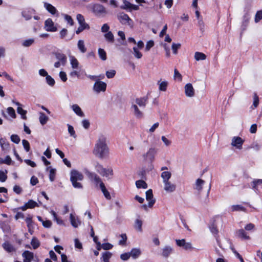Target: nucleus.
Here are the masks:
<instances>
[{
	"label": "nucleus",
	"instance_id": "1",
	"mask_svg": "<svg viewBox=\"0 0 262 262\" xmlns=\"http://www.w3.org/2000/svg\"><path fill=\"white\" fill-rule=\"evenodd\" d=\"M94 154L98 157L103 159L108 156L109 154L108 148L106 144V138L103 136H101L96 144L93 150Z\"/></svg>",
	"mask_w": 262,
	"mask_h": 262
},
{
	"label": "nucleus",
	"instance_id": "2",
	"mask_svg": "<svg viewBox=\"0 0 262 262\" xmlns=\"http://www.w3.org/2000/svg\"><path fill=\"white\" fill-rule=\"evenodd\" d=\"M83 179V175L77 170H73L71 172L70 180L74 188H82V185L80 183L77 182V181H81Z\"/></svg>",
	"mask_w": 262,
	"mask_h": 262
},
{
	"label": "nucleus",
	"instance_id": "3",
	"mask_svg": "<svg viewBox=\"0 0 262 262\" xmlns=\"http://www.w3.org/2000/svg\"><path fill=\"white\" fill-rule=\"evenodd\" d=\"M117 18L119 21L123 25L127 24L128 26L132 27L133 21L128 16V15L123 12L119 13Z\"/></svg>",
	"mask_w": 262,
	"mask_h": 262
},
{
	"label": "nucleus",
	"instance_id": "4",
	"mask_svg": "<svg viewBox=\"0 0 262 262\" xmlns=\"http://www.w3.org/2000/svg\"><path fill=\"white\" fill-rule=\"evenodd\" d=\"M156 153L157 150L155 148H150L147 152L143 155V157L144 160L152 162L155 159Z\"/></svg>",
	"mask_w": 262,
	"mask_h": 262
},
{
	"label": "nucleus",
	"instance_id": "5",
	"mask_svg": "<svg viewBox=\"0 0 262 262\" xmlns=\"http://www.w3.org/2000/svg\"><path fill=\"white\" fill-rule=\"evenodd\" d=\"M106 84L103 81L97 80L94 84L93 90L96 93H99L100 92H104L106 90Z\"/></svg>",
	"mask_w": 262,
	"mask_h": 262
},
{
	"label": "nucleus",
	"instance_id": "6",
	"mask_svg": "<svg viewBox=\"0 0 262 262\" xmlns=\"http://www.w3.org/2000/svg\"><path fill=\"white\" fill-rule=\"evenodd\" d=\"M93 12L96 15L100 16L102 14H106L105 8L101 5L96 4L93 6Z\"/></svg>",
	"mask_w": 262,
	"mask_h": 262
},
{
	"label": "nucleus",
	"instance_id": "7",
	"mask_svg": "<svg viewBox=\"0 0 262 262\" xmlns=\"http://www.w3.org/2000/svg\"><path fill=\"white\" fill-rule=\"evenodd\" d=\"M244 142V140L241 137H234L232 139L231 145L235 147L237 149H241Z\"/></svg>",
	"mask_w": 262,
	"mask_h": 262
},
{
	"label": "nucleus",
	"instance_id": "8",
	"mask_svg": "<svg viewBox=\"0 0 262 262\" xmlns=\"http://www.w3.org/2000/svg\"><path fill=\"white\" fill-rule=\"evenodd\" d=\"M86 173L91 181L94 183L96 185H98V184L100 185L101 182H102L100 178L95 173L88 171Z\"/></svg>",
	"mask_w": 262,
	"mask_h": 262
},
{
	"label": "nucleus",
	"instance_id": "9",
	"mask_svg": "<svg viewBox=\"0 0 262 262\" xmlns=\"http://www.w3.org/2000/svg\"><path fill=\"white\" fill-rule=\"evenodd\" d=\"M130 110L136 117L138 118H142L143 117L144 115L143 112L139 110L136 104H134V102L132 103Z\"/></svg>",
	"mask_w": 262,
	"mask_h": 262
},
{
	"label": "nucleus",
	"instance_id": "10",
	"mask_svg": "<svg viewBox=\"0 0 262 262\" xmlns=\"http://www.w3.org/2000/svg\"><path fill=\"white\" fill-rule=\"evenodd\" d=\"M22 256L24 257L23 262H31L33 259L34 254L32 252L26 250L23 253ZM15 262L20 261L16 260Z\"/></svg>",
	"mask_w": 262,
	"mask_h": 262
},
{
	"label": "nucleus",
	"instance_id": "11",
	"mask_svg": "<svg viewBox=\"0 0 262 262\" xmlns=\"http://www.w3.org/2000/svg\"><path fill=\"white\" fill-rule=\"evenodd\" d=\"M148 100L147 97H143L136 98L134 101V104L139 105L141 108H144L147 104Z\"/></svg>",
	"mask_w": 262,
	"mask_h": 262
},
{
	"label": "nucleus",
	"instance_id": "12",
	"mask_svg": "<svg viewBox=\"0 0 262 262\" xmlns=\"http://www.w3.org/2000/svg\"><path fill=\"white\" fill-rule=\"evenodd\" d=\"M43 6L52 15H56L57 16L58 15V11L56 8L51 4L47 2H44Z\"/></svg>",
	"mask_w": 262,
	"mask_h": 262
},
{
	"label": "nucleus",
	"instance_id": "13",
	"mask_svg": "<svg viewBox=\"0 0 262 262\" xmlns=\"http://www.w3.org/2000/svg\"><path fill=\"white\" fill-rule=\"evenodd\" d=\"M146 199L148 201V207H152L155 203V200L153 199L152 191L149 189L146 192Z\"/></svg>",
	"mask_w": 262,
	"mask_h": 262
},
{
	"label": "nucleus",
	"instance_id": "14",
	"mask_svg": "<svg viewBox=\"0 0 262 262\" xmlns=\"http://www.w3.org/2000/svg\"><path fill=\"white\" fill-rule=\"evenodd\" d=\"M45 25L48 31L55 32L57 30V28L54 26V23L51 18H48L45 21Z\"/></svg>",
	"mask_w": 262,
	"mask_h": 262
},
{
	"label": "nucleus",
	"instance_id": "15",
	"mask_svg": "<svg viewBox=\"0 0 262 262\" xmlns=\"http://www.w3.org/2000/svg\"><path fill=\"white\" fill-rule=\"evenodd\" d=\"M12 102L18 106L17 112L18 114L21 115V118L24 120H26L27 118L26 116L27 111L23 109L21 107V104L19 102L15 101L14 100H13Z\"/></svg>",
	"mask_w": 262,
	"mask_h": 262
},
{
	"label": "nucleus",
	"instance_id": "16",
	"mask_svg": "<svg viewBox=\"0 0 262 262\" xmlns=\"http://www.w3.org/2000/svg\"><path fill=\"white\" fill-rule=\"evenodd\" d=\"M185 93L187 97H191L194 95V90L192 84L187 83L185 85Z\"/></svg>",
	"mask_w": 262,
	"mask_h": 262
},
{
	"label": "nucleus",
	"instance_id": "17",
	"mask_svg": "<svg viewBox=\"0 0 262 262\" xmlns=\"http://www.w3.org/2000/svg\"><path fill=\"white\" fill-rule=\"evenodd\" d=\"M35 13V10L34 9H28L24 10L22 12V16L28 20L32 18V14Z\"/></svg>",
	"mask_w": 262,
	"mask_h": 262
},
{
	"label": "nucleus",
	"instance_id": "18",
	"mask_svg": "<svg viewBox=\"0 0 262 262\" xmlns=\"http://www.w3.org/2000/svg\"><path fill=\"white\" fill-rule=\"evenodd\" d=\"M56 58L59 60L62 66H64L67 62V56L66 55L60 53H55Z\"/></svg>",
	"mask_w": 262,
	"mask_h": 262
},
{
	"label": "nucleus",
	"instance_id": "19",
	"mask_svg": "<svg viewBox=\"0 0 262 262\" xmlns=\"http://www.w3.org/2000/svg\"><path fill=\"white\" fill-rule=\"evenodd\" d=\"M3 248L8 252L10 253L15 251L16 249L14 246L9 242H5L2 245Z\"/></svg>",
	"mask_w": 262,
	"mask_h": 262
},
{
	"label": "nucleus",
	"instance_id": "20",
	"mask_svg": "<svg viewBox=\"0 0 262 262\" xmlns=\"http://www.w3.org/2000/svg\"><path fill=\"white\" fill-rule=\"evenodd\" d=\"M236 233L238 237L243 239L248 240L250 238V236L247 235V233L243 229L237 230Z\"/></svg>",
	"mask_w": 262,
	"mask_h": 262
},
{
	"label": "nucleus",
	"instance_id": "21",
	"mask_svg": "<svg viewBox=\"0 0 262 262\" xmlns=\"http://www.w3.org/2000/svg\"><path fill=\"white\" fill-rule=\"evenodd\" d=\"M164 183V190L167 192H173L176 189V186L171 184L170 182L167 181L163 182Z\"/></svg>",
	"mask_w": 262,
	"mask_h": 262
},
{
	"label": "nucleus",
	"instance_id": "22",
	"mask_svg": "<svg viewBox=\"0 0 262 262\" xmlns=\"http://www.w3.org/2000/svg\"><path fill=\"white\" fill-rule=\"evenodd\" d=\"M173 249L169 246H166L162 249V255L164 257H168L172 252Z\"/></svg>",
	"mask_w": 262,
	"mask_h": 262
},
{
	"label": "nucleus",
	"instance_id": "23",
	"mask_svg": "<svg viewBox=\"0 0 262 262\" xmlns=\"http://www.w3.org/2000/svg\"><path fill=\"white\" fill-rule=\"evenodd\" d=\"M72 108L75 113H76L78 116L82 117L84 116L83 112L77 104L72 105Z\"/></svg>",
	"mask_w": 262,
	"mask_h": 262
},
{
	"label": "nucleus",
	"instance_id": "24",
	"mask_svg": "<svg viewBox=\"0 0 262 262\" xmlns=\"http://www.w3.org/2000/svg\"><path fill=\"white\" fill-rule=\"evenodd\" d=\"M158 84L159 85V90L160 91L165 92L167 90V88L168 83L167 81H162L161 80L158 81Z\"/></svg>",
	"mask_w": 262,
	"mask_h": 262
},
{
	"label": "nucleus",
	"instance_id": "25",
	"mask_svg": "<svg viewBox=\"0 0 262 262\" xmlns=\"http://www.w3.org/2000/svg\"><path fill=\"white\" fill-rule=\"evenodd\" d=\"M70 219L72 225L75 228L77 227L80 224V222L79 221L78 218H76V217L72 213L70 214Z\"/></svg>",
	"mask_w": 262,
	"mask_h": 262
},
{
	"label": "nucleus",
	"instance_id": "26",
	"mask_svg": "<svg viewBox=\"0 0 262 262\" xmlns=\"http://www.w3.org/2000/svg\"><path fill=\"white\" fill-rule=\"evenodd\" d=\"M100 187L106 199L107 200H110L111 199V196L110 194V192L106 189L105 185L103 182H101Z\"/></svg>",
	"mask_w": 262,
	"mask_h": 262
},
{
	"label": "nucleus",
	"instance_id": "27",
	"mask_svg": "<svg viewBox=\"0 0 262 262\" xmlns=\"http://www.w3.org/2000/svg\"><path fill=\"white\" fill-rule=\"evenodd\" d=\"M211 184L209 183L208 186L206 196L204 199L201 200V203L203 205H207L209 202V194L211 189Z\"/></svg>",
	"mask_w": 262,
	"mask_h": 262
},
{
	"label": "nucleus",
	"instance_id": "28",
	"mask_svg": "<svg viewBox=\"0 0 262 262\" xmlns=\"http://www.w3.org/2000/svg\"><path fill=\"white\" fill-rule=\"evenodd\" d=\"M100 174L103 177H105L106 178H110V176H112L113 175V170L111 168L108 169L104 168V170H103L102 173H101Z\"/></svg>",
	"mask_w": 262,
	"mask_h": 262
},
{
	"label": "nucleus",
	"instance_id": "29",
	"mask_svg": "<svg viewBox=\"0 0 262 262\" xmlns=\"http://www.w3.org/2000/svg\"><path fill=\"white\" fill-rule=\"evenodd\" d=\"M130 256L133 258H137L141 254V251L139 249H133L129 253Z\"/></svg>",
	"mask_w": 262,
	"mask_h": 262
},
{
	"label": "nucleus",
	"instance_id": "30",
	"mask_svg": "<svg viewBox=\"0 0 262 262\" xmlns=\"http://www.w3.org/2000/svg\"><path fill=\"white\" fill-rule=\"evenodd\" d=\"M194 58L196 60H203L206 59V56L202 52H196L194 54Z\"/></svg>",
	"mask_w": 262,
	"mask_h": 262
},
{
	"label": "nucleus",
	"instance_id": "31",
	"mask_svg": "<svg viewBox=\"0 0 262 262\" xmlns=\"http://www.w3.org/2000/svg\"><path fill=\"white\" fill-rule=\"evenodd\" d=\"M205 181L201 179H197L195 183V189L199 191H201L202 188V186L204 184Z\"/></svg>",
	"mask_w": 262,
	"mask_h": 262
},
{
	"label": "nucleus",
	"instance_id": "32",
	"mask_svg": "<svg viewBox=\"0 0 262 262\" xmlns=\"http://www.w3.org/2000/svg\"><path fill=\"white\" fill-rule=\"evenodd\" d=\"M77 46L79 50L83 53L86 51V49L85 47L84 41L83 40H79L78 41Z\"/></svg>",
	"mask_w": 262,
	"mask_h": 262
},
{
	"label": "nucleus",
	"instance_id": "33",
	"mask_svg": "<svg viewBox=\"0 0 262 262\" xmlns=\"http://www.w3.org/2000/svg\"><path fill=\"white\" fill-rule=\"evenodd\" d=\"M70 63L72 68L77 69L78 67L79 62L77 59L74 56L70 57Z\"/></svg>",
	"mask_w": 262,
	"mask_h": 262
},
{
	"label": "nucleus",
	"instance_id": "34",
	"mask_svg": "<svg viewBox=\"0 0 262 262\" xmlns=\"http://www.w3.org/2000/svg\"><path fill=\"white\" fill-rule=\"evenodd\" d=\"M171 174L169 171H163L161 174V177L163 179V182L168 181L170 178Z\"/></svg>",
	"mask_w": 262,
	"mask_h": 262
},
{
	"label": "nucleus",
	"instance_id": "35",
	"mask_svg": "<svg viewBox=\"0 0 262 262\" xmlns=\"http://www.w3.org/2000/svg\"><path fill=\"white\" fill-rule=\"evenodd\" d=\"M112 254L110 252H105L102 253V258L103 262H109Z\"/></svg>",
	"mask_w": 262,
	"mask_h": 262
},
{
	"label": "nucleus",
	"instance_id": "36",
	"mask_svg": "<svg viewBox=\"0 0 262 262\" xmlns=\"http://www.w3.org/2000/svg\"><path fill=\"white\" fill-rule=\"evenodd\" d=\"M48 120V117L43 113H40L39 116V121L42 125L45 124Z\"/></svg>",
	"mask_w": 262,
	"mask_h": 262
},
{
	"label": "nucleus",
	"instance_id": "37",
	"mask_svg": "<svg viewBox=\"0 0 262 262\" xmlns=\"http://www.w3.org/2000/svg\"><path fill=\"white\" fill-rule=\"evenodd\" d=\"M104 37L108 41L112 43L114 42V37L112 32L110 31L105 33Z\"/></svg>",
	"mask_w": 262,
	"mask_h": 262
},
{
	"label": "nucleus",
	"instance_id": "38",
	"mask_svg": "<svg viewBox=\"0 0 262 262\" xmlns=\"http://www.w3.org/2000/svg\"><path fill=\"white\" fill-rule=\"evenodd\" d=\"M136 184L137 187L138 188H143L145 189V188H147V184L145 182V181H144L143 180L137 181L136 182Z\"/></svg>",
	"mask_w": 262,
	"mask_h": 262
},
{
	"label": "nucleus",
	"instance_id": "39",
	"mask_svg": "<svg viewBox=\"0 0 262 262\" xmlns=\"http://www.w3.org/2000/svg\"><path fill=\"white\" fill-rule=\"evenodd\" d=\"M98 55L99 56V57L102 60H105L106 59V54L105 51L101 48H99L98 49Z\"/></svg>",
	"mask_w": 262,
	"mask_h": 262
},
{
	"label": "nucleus",
	"instance_id": "40",
	"mask_svg": "<svg viewBox=\"0 0 262 262\" xmlns=\"http://www.w3.org/2000/svg\"><path fill=\"white\" fill-rule=\"evenodd\" d=\"M31 244L34 249H37L40 246V243L36 237H33L32 239Z\"/></svg>",
	"mask_w": 262,
	"mask_h": 262
},
{
	"label": "nucleus",
	"instance_id": "41",
	"mask_svg": "<svg viewBox=\"0 0 262 262\" xmlns=\"http://www.w3.org/2000/svg\"><path fill=\"white\" fill-rule=\"evenodd\" d=\"M251 185L253 189H256L257 186L262 185V179H257L253 181Z\"/></svg>",
	"mask_w": 262,
	"mask_h": 262
},
{
	"label": "nucleus",
	"instance_id": "42",
	"mask_svg": "<svg viewBox=\"0 0 262 262\" xmlns=\"http://www.w3.org/2000/svg\"><path fill=\"white\" fill-rule=\"evenodd\" d=\"M123 5L121 6L120 7L121 9H131L132 4H131L130 2L124 0L123 1Z\"/></svg>",
	"mask_w": 262,
	"mask_h": 262
},
{
	"label": "nucleus",
	"instance_id": "43",
	"mask_svg": "<svg viewBox=\"0 0 262 262\" xmlns=\"http://www.w3.org/2000/svg\"><path fill=\"white\" fill-rule=\"evenodd\" d=\"M26 204L28 208L32 209L38 206L37 203L32 200H30Z\"/></svg>",
	"mask_w": 262,
	"mask_h": 262
},
{
	"label": "nucleus",
	"instance_id": "44",
	"mask_svg": "<svg viewBox=\"0 0 262 262\" xmlns=\"http://www.w3.org/2000/svg\"><path fill=\"white\" fill-rule=\"evenodd\" d=\"M134 55L135 57L138 59H140L142 57V54L138 50L137 47L133 48Z\"/></svg>",
	"mask_w": 262,
	"mask_h": 262
},
{
	"label": "nucleus",
	"instance_id": "45",
	"mask_svg": "<svg viewBox=\"0 0 262 262\" xmlns=\"http://www.w3.org/2000/svg\"><path fill=\"white\" fill-rule=\"evenodd\" d=\"M142 222L140 220H136L135 225V228L137 229L139 231L141 232L142 231Z\"/></svg>",
	"mask_w": 262,
	"mask_h": 262
},
{
	"label": "nucleus",
	"instance_id": "46",
	"mask_svg": "<svg viewBox=\"0 0 262 262\" xmlns=\"http://www.w3.org/2000/svg\"><path fill=\"white\" fill-rule=\"evenodd\" d=\"M232 211H246V209L242 206L239 205H233L232 206Z\"/></svg>",
	"mask_w": 262,
	"mask_h": 262
},
{
	"label": "nucleus",
	"instance_id": "47",
	"mask_svg": "<svg viewBox=\"0 0 262 262\" xmlns=\"http://www.w3.org/2000/svg\"><path fill=\"white\" fill-rule=\"evenodd\" d=\"M0 163H5L8 165H10L11 163V158L9 156H7L5 159L0 158Z\"/></svg>",
	"mask_w": 262,
	"mask_h": 262
},
{
	"label": "nucleus",
	"instance_id": "48",
	"mask_svg": "<svg viewBox=\"0 0 262 262\" xmlns=\"http://www.w3.org/2000/svg\"><path fill=\"white\" fill-rule=\"evenodd\" d=\"M46 79L47 83L49 85L53 86L55 84V80L51 76L48 75L46 77Z\"/></svg>",
	"mask_w": 262,
	"mask_h": 262
},
{
	"label": "nucleus",
	"instance_id": "49",
	"mask_svg": "<svg viewBox=\"0 0 262 262\" xmlns=\"http://www.w3.org/2000/svg\"><path fill=\"white\" fill-rule=\"evenodd\" d=\"M262 19V10L258 11L255 16V23L259 22Z\"/></svg>",
	"mask_w": 262,
	"mask_h": 262
},
{
	"label": "nucleus",
	"instance_id": "50",
	"mask_svg": "<svg viewBox=\"0 0 262 262\" xmlns=\"http://www.w3.org/2000/svg\"><path fill=\"white\" fill-rule=\"evenodd\" d=\"M7 113L12 118H16V114H15V111L13 109V108H12L11 107H9L7 108Z\"/></svg>",
	"mask_w": 262,
	"mask_h": 262
},
{
	"label": "nucleus",
	"instance_id": "51",
	"mask_svg": "<svg viewBox=\"0 0 262 262\" xmlns=\"http://www.w3.org/2000/svg\"><path fill=\"white\" fill-rule=\"evenodd\" d=\"M181 44L180 43H173L172 45V50L173 51V54H177V50L180 48L181 47Z\"/></svg>",
	"mask_w": 262,
	"mask_h": 262
},
{
	"label": "nucleus",
	"instance_id": "52",
	"mask_svg": "<svg viewBox=\"0 0 262 262\" xmlns=\"http://www.w3.org/2000/svg\"><path fill=\"white\" fill-rule=\"evenodd\" d=\"M174 79H178L179 81H181L182 79V76L179 71L175 69L174 70Z\"/></svg>",
	"mask_w": 262,
	"mask_h": 262
},
{
	"label": "nucleus",
	"instance_id": "53",
	"mask_svg": "<svg viewBox=\"0 0 262 262\" xmlns=\"http://www.w3.org/2000/svg\"><path fill=\"white\" fill-rule=\"evenodd\" d=\"M55 169L53 168H50V174H49V178L51 182H53L55 177Z\"/></svg>",
	"mask_w": 262,
	"mask_h": 262
},
{
	"label": "nucleus",
	"instance_id": "54",
	"mask_svg": "<svg viewBox=\"0 0 262 262\" xmlns=\"http://www.w3.org/2000/svg\"><path fill=\"white\" fill-rule=\"evenodd\" d=\"M11 140L16 143V144H18L19 143V142H20V138L19 137V136L17 135H11Z\"/></svg>",
	"mask_w": 262,
	"mask_h": 262
},
{
	"label": "nucleus",
	"instance_id": "55",
	"mask_svg": "<svg viewBox=\"0 0 262 262\" xmlns=\"http://www.w3.org/2000/svg\"><path fill=\"white\" fill-rule=\"evenodd\" d=\"M68 132H69V134H70V135L71 136H72L74 138H76V135L75 134V132L73 127L69 124H68Z\"/></svg>",
	"mask_w": 262,
	"mask_h": 262
},
{
	"label": "nucleus",
	"instance_id": "56",
	"mask_svg": "<svg viewBox=\"0 0 262 262\" xmlns=\"http://www.w3.org/2000/svg\"><path fill=\"white\" fill-rule=\"evenodd\" d=\"M52 213L53 215L54 220L56 221V222L58 224L62 225L63 224L62 220H61L60 219L57 217V214L54 211H52Z\"/></svg>",
	"mask_w": 262,
	"mask_h": 262
},
{
	"label": "nucleus",
	"instance_id": "57",
	"mask_svg": "<svg viewBox=\"0 0 262 262\" xmlns=\"http://www.w3.org/2000/svg\"><path fill=\"white\" fill-rule=\"evenodd\" d=\"M22 143H23V146H24V148L25 149V150H26V151L28 152L30 149V144H29V142L27 140H23L22 141Z\"/></svg>",
	"mask_w": 262,
	"mask_h": 262
},
{
	"label": "nucleus",
	"instance_id": "58",
	"mask_svg": "<svg viewBox=\"0 0 262 262\" xmlns=\"http://www.w3.org/2000/svg\"><path fill=\"white\" fill-rule=\"evenodd\" d=\"M116 74V71L114 70L108 71L106 72V76L108 78H113Z\"/></svg>",
	"mask_w": 262,
	"mask_h": 262
},
{
	"label": "nucleus",
	"instance_id": "59",
	"mask_svg": "<svg viewBox=\"0 0 262 262\" xmlns=\"http://www.w3.org/2000/svg\"><path fill=\"white\" fill-rule=\"evenodd\" d=\"M34 41V40L33 39H27L24 41V42L23 43V45L24 47H29L33 43Z\"/></svg>",
	"mask_w": 262,
	"mask_h": 262
},
{
	"label": "nucleus",
	"instance_id": "60",
	"mask_svg": "<svg viewBox=\"0 0 262 262\" xmlns=\"http://www.w3.org/2000/svg\"><path fill=\"white\" fill-rule=\"evenodd\" d=\"M154 46V42L153 40H149L148 41L145 47V50L146 51H148L150 50V49Z\"/></svg>",
	"mask_w": 262,
	"mask_h": 262
},
{
	"label": "nucleus",
	"instance_id": "61",
	"mask_svg": "<svg viewBox=\"0 0 262 262\" xmlns=\"http://www.w3.org/2000/svg\"><path fill=\"white\" fill-rule=\"evenodd\" d=\"M121 237L122 239L119 241V245H124L125 244V243H126V241L127 239L126 235L125 234H122L121 235Z\"/></svg>",
	"mask_w": 262,
	"mask_h": 262
},
{
	"label": "nucleus",
	"instance_id": "62",
	"mask_svg": "<svg viewBox=\"0 0 262 262\" xmlns=\"http://www.w3.org/2000/svg\"><path fill=\"white\" fill-rule=\"evenodd\" d=\"M254 101H253V105L254 106V107H257L258 105V103H259V99H258V96L257 95V94L256 93H254Z\"/></svg>",
	"mask_w": 262,
	"mask_h": 262
},
{
	"label": "nucleus",
	"instance_id": "63",
	"mask_svg": "<svg viewBox=\"0 0 262 262\" xmlns=\"http://www.w3.org/2000/svg\"><path fill=\"white\" fill-rule=\"evenodd\" d=\"M7 178V176L6 173L3 171H0V181L2 182H5Z\"/></svg>",
	"mask_w": 262,
	"mask_h": 262
},
{
	"label": "nucleus",
	"instance_id": "64",
	"mask_svg": "<svg viewBox=\"0 0 262 262\" xmlns=\"http://www.w3.org/2000/svg\"><path fill=\"white\" fill-rule=\"evenodd\" d=\"M101 247L104 250H110L113 248V245L108 243H104L101 245Z\"/></svg>",
	"mask_w": 262,
	"mask_h": 262
}]
</instances>
